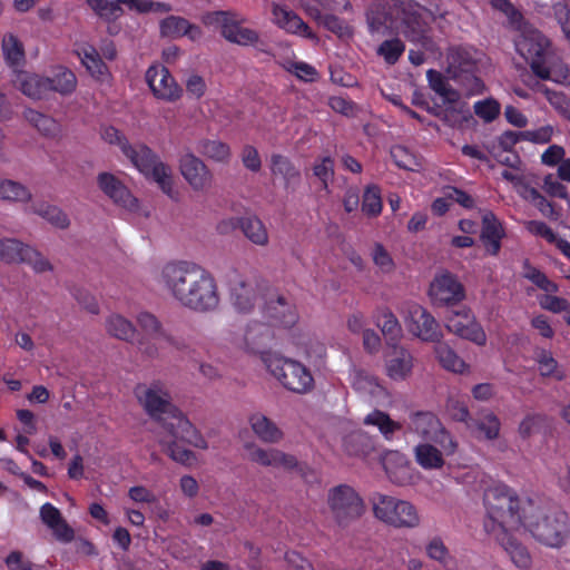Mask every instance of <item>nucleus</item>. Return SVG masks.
Here are the masks:
<instances>
[{"instance_id":"obj_48","label":"nucleus","mask_w":570,"mask_h":570,"mask_svg":"<svg viewBox=\"0 0 570 570\" xmlns=\"http://www.w3.org/2000/svg\"><path fill=\"white\" fill-rule=\"evenodd\" d=\"M438 425L436 417L431 413L417 412L412 415V429L423 438H428Z\"/></svg>"},{"instance_id":"obj_42","label":"nucleus","mask_w":570,"mask_h":570,"mask_svg":"<svg viewBox=\"0 0 570 570\" xmlns=\"http://www.w3.org/2000/svg\"><path fill=\"white\" fill-rule=\"evenodd\" d=\"M0 198L11 202L27 203L31 199V193L22 184L11 180H0Z\"/></svg>"},{"instance_id":"obj_38","label":"nucleus","mask_w":570,"mask_h":570,"mask_svg":"<svg viewBox=\"0 0 570 570\" xmlns=\"http://www.w3.org/2000/svg\"><path fill=\"white\" fill-rule=\"evenodd\" d=\"M416 462L424 469H440L444 464L441 451L428 443L415 448Z\"/></svg>"},{"instance_id":"obj_41","label":"nucleus","mask_w":570,"mask_h":570,"mask_svg":"<svg viewBox=\"0 0 570 570\" xmlns=\"http://www.w3.org/2000/svg\"><path fill=\"white\" fill-rule=\"evenodd\" d=\"M434 352L444 368L456 373L463 372L465 367L464 361L449 345L440 342L434 347Z\"/></svg>"},{"instance_id":"obj_51","label":"nucleus","mask_w":570,"mask_h":570,"mask_svg":"<svg viewBox=\"0 0 570 570\" xmlns=\"http://www.w3.org/2000/svg\"><path fill=\"white\" fill-rule=\"evenodd\" d=\"M371 256L373 263L377 268H380L382 273L390 274L395 269V264L392 256L382 244H374Z\"/></svg>"},{"instance_id":"obj_22","label":"nucleus","mask_w":570,"mask_h":570,"mask_svg":"<svg viewBox=\"0 0 570 570\" xmlns=\"http://www.w3.org/2000/svg\"><path fill=\"white\" fill-rule=\"evenodd\" d=\"M137 323L140 328L150 336L154 342L141 338L138 341L139 350L149 357L159 356L158 342L160 341L163 333L166 331L163 328L157 317L148 312H142L137 316Z\"/></svg>"},{"instance_id":"obj_35","label":"nucleus","mask_w":570,"mask_h":570,"mask_svg":"<svg viewBox=\"0 0 570 570\" xmlns=\"http://www.w3.org/2000/svg\"><path fill=\"white\" fill-rule=\"evenodd\" d=\"M446 105L448 106L444 109L433 111V114L448 125L452 127L462 126L464 122L473 118L468 105L462 102L460 99L456 104Z\"/></svg>"},{"instance_id":"obj_55","label":"nucleus","mask_w":570,"mask_h":570,"mask_svg":"<svg viewBox=\"0 0 570 570\" xmlns=\"http://www.w3.org/2000/svg\"><path fill=\"white\" fill-rule=\"evenodd\" d=\"M539 371L542 376H554L558 381L564 379V373L558 371V363L550 353L542 352L539 357Z\"/></svg>"},{"instance_id":"obj_58","label":"nucleus","mask_w":570,"mask_h":570,"mask_svg":"<svg viewBox=\"0 0 570 570\" xmlns=\"http://www.w3.org/2000/svg\"><path fill=\"white\" fill-rule=\"evenodd\" d=\"M404 51V45L400 39L386 40L379 48V53L384 57L389 63H395Z\"/></svg>"},{"instance_id":"obj_1","label":"nucleus","mask_w":570,"mask_h":570,"mask_svg":"<svg viewBox=\"0 0 570 570\" xmlns=\"http://www.w3.org/2000/svg\"><path fill=\"white\" fill-rule=\"evenodd\" d=\"M160 283L180 306L191 312L212 313L219 307L220 295L215 277L196 263H167L161 268Z\"/></svg>"},{"instance_id":"obj_20","label":"nucleus","mask_w":570,"mask_h":570,"mask_svg":"<svg viewBox=\"0 0 570 570\" xmlns=\"http://www.w3.org/2000/svg\"><path fill=\"white\" fill-rule=\"evenodd\" d=\"M430 26L417 11H404L402 19V35L404 38L424 49H433V41L429 35Z\"/></svg>"},{"instance_id":"obj_46","label":"nucleus","mask_w":570,"mask_h":570,"mask_svg":"<svg viewBox=\"0 0 570 570\" xmlns=\"http://www.w3.org/2000/svg\"><path fill=\"white\" fill-rule=\"evenodd\" d=\"M188 20L179 16H168L159 22V32L164 38L177 39L184 37Z\"/></svg>"},{"instance_id":"obj_13","label":"nucleus","mask_w":570,"mask_h":570,"mask_svg":"<svg viewBox=\"0 0 570 570\" xmlns=\"http://www.w3.org/2000/svg\"><path fill=\"white\" fill-rule=\"evenodd\" d=\"M0 259L6 263L29 264L36 273H43L52 269L50 262L38 250L16 238L0 239Z\"/></svg>"},{"instance_id":"obj_61","label":"nucleus","mask_w":570,"mask_h":570,"mask_svg":"<svg viewBox=\"0 0 570 570\" xmlns=\"http://www.w3.org/2000/svg\"><path fill=\"white\" fill-rule=\"evenodd\" d=\"M525 277L547 293H556L558 291L557 284L548 279V277L542 272L534 267L529 269V272L525 274Z\"/></svg>"},{"instance_id":"obj_11","label":"nucleus","mask_w":570,"mask_h":570,"mask_svg":"<svg viewBox=\"0 0 570 570\" xmlns=\"http://www.w3.org/2000/svg\"><path fill=\"white\" fill-rule=\"evenodd\" d=\"M330 509L336 523L341 527L360 518L364 512V504L353 488L341 484L328 492Z\"/></svg>"},{"instance_id":"obj_27","label":"nucleus","mask_w":570,"mask_h":570,"mask_svg":"<svg viewBox=\"0 0 570 570\" xmlns=\"http://www.w3.org/2000/svg\"><path fill=\"white\" fill-rule=\"evenodd\" d=\"M504 237V229L492 212H487L482 217V229L480 238L487 252L493 256L498 255L501 248V239Z\"/></svg>"},{"instance_id":"obj_63","label":"nucleus","mask_w":570,"mask_h":570,"mask_svg":"<svg viewBox=\"0 0 570 570\" xmlns=\"http://www.w3.org/2000/svg\"><path fill=\"white\" fill-rule=\"evenodd\" d=\"M443 195H445V198L460 204L464 208L474 207L473 198L469 194H466L464 190H461L456 187H452V186L444 187Z\"/></svg>"},{"instance_id":"obj_39","label":"nucleus","mask_w":570,"mask_h":570,"mask_svg":"<svg viewBox=\"0 0 570 570\" xmlns=\"http://www.w3.org/2000/svg\"><path fill=\"white\" fill-rule=\"evenodd\" d=\"M110 335L127 342H132L136 336V328L130 321L121 315H111L106 323Z\"/></svg>"},{"instance_id":"obj_43","label":"nucleus","mask_w":570,"mask_h":570,"mask_svg":"<svg viewBox=\"0 0 570 570\" xmlns=\"http://www.w3.org/2000/svg\"><path fill=\"white\" fill-rule=\"evenodd\" d=\"M431 88L443 98L444 104H456L461 98L460 94L450 87L438 71L428 72Z\"/></svg>"},{"instance_id":"obj_52","label":"nucleus","mask_w":570,"mask_h":570,"mask_svg":"<svg viewBox=\"0 0 570 570\" xmlns=\"http://www.w3.org/2000/svg\"><path fill=\"white\" fill-rule=\"evenodd\" d=\"M543 94L550 105L566 119H570V99L562 92L553 91L548 88Z\"/></svg>"},{"instance_id":"obj_5","label":"nucleus","mask_w":570,"mask_h":570,"mask_svg":"<svg viewBox=\"0 0 570 570\" xmlns=\"http://www.w3.org/2000/svg\"><path fill=\"white\" fill-rule=\"evenodd\" d=\"M524 525L535 540L550 548H561L570 533L564 512L534 503H529Z\"/></svg>"},{"instance_id":"obj_30","label":"nucleus","mask_w":570,"mask_h":570,"mask_svg":"<svg viewBox=\"0 0 570 570\" xmlns=\"http://www.w3.org/2000/svg\"><path fill=\"white\" fill-rule=\"evenodd\" d=\"M49 79L48 92H57L61 96L71 95L77 88V77L68 68L58 66L52 69Z\"/></svg>"},{"instance_id":"obj_24","label":"nucleus","mask_w":570,"mask_h":570,"mask_svg":"<svg viewBox=\"0 0 570 570\" xmlns=\"http://www.w3.org/2000/svg\"><path fill=\"white\" fill-rule=\"evenodd\" d=\"M40 519L52 531L58 541L68 543L73 540V529L63 519L60 510L52 503L46 502L40 507Z\"/></svg>"},{"instance_id":"obj_10","label":"nucleus","mask_w":570,"mask_h":570,"mask_svg":"<svg viewBox=\"0 0 570 570\" xmlns=\"http://www.w3.org/2000/svg\"><path fill=\"white\" fill-rule=\"evenodd\" d=\"M373 511L377 519L394 527H415L419 523L411 503L389 495L377 494L373 500Z\"/></svg>"},{"instance_id":"obj_25","label":"nucleus","mask_w":570,"mask_h":570,"mask_svg":"<svg viewBox=\"0 0 570 570\" xmlns=\"http://www.w3.org/2000/svg\"><path fill=\"white\" fill-rule=\"evenodd\" d=\"M519 530H501L493 533L500 546L509 554L511 561L519 568L525 569L531 564L528 548L519 540L515 533Z\"/></svg>"},{"instance_id":"obj_60","label":"nucleus","mask_w":570,"mask_h":570,"mask_svg":"<svg viewBox=\"0 0 570 570\" xmlns=\"http://www.w3.org/2000/svg\"><path fill=\"white\" fill-rule=\"evenodd\" d=\"M173 7L168 2L154 1V0H137V13L146 14L149 12L168 13Z\"/></svg>"},{"instance_id":"obj_45","label":"nucleus","mask_w":570,"mask_h":570,"mask_svg":"<svg viewBox=\"0 0 570 570\" xmlns=\"http://www.w3.org/2000/svg\"><path fill=\"white\" fill-rule=\"evenodd\" d=\"M197 150L215 161H226L229 158V146L219 140L205 139L199 141Z\"/></svg>"},{"instance_id":"obj_2","label":"nucleus","mask_w":570,"mask_h":570,"mask_svg":"<svg viewBox=\"0 0 570 570\" xmlns=\"http://www.w3.org/2000/svg\"><path fill=\"white\" fill-rule=\"evenodd\" d=\"M135 396L146 414L158 424L156 431H169L194 443L197 449L206 450L207 441L193 425L188 417L173 403L171 395L165 383L153 381L150 384H138Z\"/></svg>"},{"instance_id":"obj_54","label":"nucleus","mask_w":570,"mask_h":570,"mask_svg":"<svg viewBox=\"0 0 570 570\" xmlns=\"http://www.w3.org/2000/svg\"><path fill=\"white\" fill-rule=\"evenodd\" d=\"M381 331L385 336L387 344L395 343L402 336L401 325L392 313L384 314Z\"/></svg>"},{"instance_id":"obj_62","label":"nucleus","mask_w":570,"mask_h":570,"mask_svg":"<svg viewBox=\"0 0 570 570\" xmlns=\"http://www.w3.org/2000/svg\"><path fill=\"white\" fill-rule=\"evenodd\" d=\"M552 9L566 38L570 41V8L566 3L559 2L553 4Z\"/></svg>"},{"instance_id":"obj_17","label":"nucleus","mask_w":570,"mask_h":570,"mask_svg":"<svg viewBox=\"0 0 570 570\" xmlns=\"http://www.w3.org/2000/svg\"><path fill=\"white\" fill-rule=\"evenodd\" d=\"M409 331L424 342L440 343L443 334L436 320L423 307L415 306L410 312Z\"/></svg>"},{"instance_id":"obj_32","label":"nucleus","mask_w":570,"mask_h":570,"mask_svg":"<svg viewBox=\"0 0 570 570\" xmlns=\"http://www.w3.org/2000/svg\"><path fill=\"white\" fill-rule=\"evenodd\" d=\"M6 63L18 72L24 63L26 55L23 43L12 33L4 35L1 43Z\"/></svg>"},{"instance_id":"obj_50","label":"nucleus","mask_w":570,"mask_h":570,"mask_svg":"<svg viewBox=\"0 0 570 570\" xmlns=\"http://www.w3.org/2000/svg\"><path fill=\"white\" fill-rule=\"evenodd\" d=\"M391 156L395 165L402 169L414 171L420 167L416 157L403 146H394L391 149Z\"/></svg>"},{"instance_id":"obj_12","label":"nucleus","mask_w":570,"mask_h":570,"mask_svg":"<svg viewBox=\"0 0 570 570\" xmlns=\"http://www.w3.org/2000/svg\"><path fill=\"white\" fill-rule=\"evenodd\" d=\"M208 27L218 28L220 35L229 42L240 46L249 45V29L243 27L245 19L234 11H212L203 17Z\"/></svg>"},{"instance_id":"obj_4","label":"nucleus","mask_w":570,"mask_h":570,"mask_svg":"<svg viewBox=\"0 0 570 570\" xmlns=\"http://www.w3.org/2000/svg\"><path fill=\"white\" fill-rule=\"evenodd\" d=\"M485 507L489 532L498 533L501 530H519L525 523L531 500H521L515 491L505 487L490 489L485 493Z\"/></svg>"},{"instance_id":"obj_34","label":"nucleus","mask_w":570,"mask_h":570,"mask_svg":"<svg viewBox=\"0 0 570 570\" xmlns=\"http://www.w3.org/2000/svg\"><path fill=\"white\" fill-rule=\"evenodd\" d=\"M23 115L28 122L32 125L41 135L51 138L59 135L60 125L52 117L31 108L26 109Z\"/></svg>"},{"instance_id":"obj_15","label":"nucleus","mask_w":570,"mask_h":570,"mask_svg":"<svg viewBox=\"0 0 570 570\" xmlns=\"http://www.w3.org/2000/svg\"><path fill=\"white\" fill-rule=\"evenodd\" d=\"M146 82L153 95L160 100L176 101L183 95L170 71L163 65H151L146 71Z\"/></svg>"},{"instance_id":"obj_23","label":"nucleus","mask_w":570,"mask_h":570,"mask_svg":"<svg viewBox=\"0 0 570 570\" xmlns=\"http://www.w3.org/2000/svg\"><path fill=\"white\" fill-rule=\"evenodd\" d=\"M177 435H171L169 431H156V435L158 439V443L161 446V450L175 462H178L184 465H189L195 460V454L193 451L181 446L178 442L187 443L197 448L194 443L183 439Z\"/></svg>"},{"instance_id":"obj_6","label":"nucleus","mask_w":570,"mask_h":570,"mask_svg":"<svg viewBox=\"0 0 570 570\" xmlns=\"http://www.w3.org/2000/svg\"><path fill=\"white\" fill-rule=\"evenodd\" d=\"M229 303L236 315L242 316L240 322L233 321L229 326L228 341L237 348L247 353L249 343L247 335L249 333V286L246 276H242L237 271L228 275Z\"/></svg>"},{"instance_id":"obj_40","label":"nucleus","mask_w":570,"mask_h":570,"mask_svg":"<svg viewBox=\"0 0 570 570\" xmlns=\"http://www.w3.org/2000/svg\"><path fill=\"white\" fill-rule=\"evenodd\" d=\"M82 65L90 72V75L95 78H101L107 73V66L100 58L98 51L89 46L82 48L81 51L78 52Z\"/></svg>"},{"instance_id":"obj_18","label":"nucleus","mask_w":570,"mask_h":570,"mask_svg":"<svg viewBox=\"0 0 570 570\" xmlns=\"http://www.w3.org/2000/svg\"><path fill=\"white\" fill-rule=\"evenodd\" d=\"M429 294L438 304H453L464 298L463 286L449 272L435 276L430 285Z\"/></svg>"},{"instance_id":"obj_57","label":"nucleus","mask_w":570,"mask_h":570,"mask_svg":"<svg viewBox=\"0 0 570 570\" xmlns=\"http://www.w3.org/2000/svg\"><path fill=\"white\" fill-rule=\"evenodd\" d=\"M554 128L551 125L543 126L535 130L520 131L522 140L533 144H548L552 139Z\"/></svg>"},{"instance_id":"obj_28","label":"nucleus","mask_w":570,"mask_h":570,"mask_svg":"<svg viewBox=\"0 0 570 570\" xmlns=\"http://www.w3.org/2000/svg\"><path fill=\"white\" fill-rule=\"evenodd\" d=\"M252 460L264 466H282L287 471L299 468V462L296 456L277 449L265 450L257 448L252 452Z\"/></svg>"},{"instance_id":"obj_31","label":"nucleus","mask_w":570,"mask_h":570,"mask_svg":"<svg viewBox=\"0 0 570 570\" xmlns=\"http://www.w3.org/2000/svg\"><path fill=\"white\" fill-rule=\"evenodd\" d=\"M252 421V430L262 442L274 444L283 440V431L267 416L255 415Z\"/></svg>"},{"instance_id":"obj_26","label":"nucleus","mask_w":570,"mask_h":570,"mask_svg":"<svg viewBox=\"0 0 570 570\" xmlns=\"http://www.w3.org/2000/svg\"><path fill=\"white\" fill-rule=\"evenodd\" d=\"M16 87L27 97L40 100L49 96V79L37 73L18 71L13 80Z\"/></svg>"},{"instance_id":"obj_14","label":"nucleus","mask_w":570,"mask_h":570,"mask_svg":"<svg viewBox=\"0 0 570 570\" xmlns=\"http://www.w3.org/2000/svg\"><path fill=\"white\" fill-rule=\"evenodd\" d=\"M445 327L459 337L478 345H484L487 342L483 328L469 308L463 307L458 311H451L446 317Z\"/></svg>"},{"instance_id":"obj_47","label":"nucleus","mask_w":570,"mask_h":570,"mask_svg":"<svg viewBox=\"0 0 570 570\" xmlns=\"http://www.w3.org/2000/svg\"><path fill=\"white\" fill-rule=\"evenodd\" d=\"M500 421L494 413H487L471 425L488 440H495L500 432Z\"/></svg>"},{"instance_id":"obj_44","label":"nucleus","mask_w":570,"mask_h":570,"mask_svg":"<svg viewBox=\"0 0 570 570\" xmlns=\"http://www.w3.org/2000/svg\"><path fill=\"white\" fill-rule=\"evenodd\" d=\"M549 419L542 413H531L523 417L518 426V433L524 441L529 440L534 433L546 428Z\"/></svg>"},{"instance_id":"obj_29","label":"nucleus","mask_w":570,"mask_h":570,"mask_svg":"<svg viewBox=\"0 0 570 570\" xmlns=\"http://www.w3.org/2000/svg\"><path fill=\"white\" fill-rule=\"evenodd\" d=\"M271 173L273 177L282 178L286 189L291 188L301 177V173L294 163L281 154L271 156Z\"/></svg>"},{"instance_id":"obj_9","label":"nucleus","mask_w":570,"mask_h":570,"mask_svg":"<svg viewBox=\"0 0 570 570\" xmlns=\"http://www.w3.org/2000/svg\"><path fill=\"white\" fill-rule=\"evenodd\" d=\"M517 29L521 35L515 41L518 52L530 63L532 71L541 79L550 78V70L544 67L543 56L548 47V40L542 33L521 21Z\"/></svg>"},{"instance_id":"obj_59","label":"nucleus","mask_w":570,"mask_h":570,"mask_svg":"<svg viewBox=\"0 0 570 570\" xmlns=\"http://www.w3.org/2000/svg\"><path fill=\"white\" fill-rule=\"evenodd\" d=\"M474 111L480 118L490 122L499 116L500 105L494 99H487L475 104Z\"/></svg>"},{"instance_id":"obj_53","label":"nucleus","mask_w":570,"mask_h":570,"mask_svg":"<svg viewBox=\"0 0 570 570\" xmlns=\"http://www.w3.org/2000/svg\"><path fill=\"white\" fill-rule=\"evenodd\" d=\"M345 445L353 455H365L371 450L368 439L361 432L350 434L345 440Z\"/></svg>"},{"instance_id":"obj_21","label":"nucleus","mask_w":570,"mask_h":570,"mask_svg":"<svg viewBox=\"0 0 570 570\" xmlns=\"http://www.w3.org/2000/svg\"><path fill=\"white\" fill-rule=\"evenodd\" d=\"M180 173L195 190H204L212 185L213 175L207 166L194 156L186 154L180 159Z\"/></svg>"},{"instance_id":"obj_16","label":"nucleus","mask_w":570,"mask_h":570,"mask_svg":"<svg viewBox=\"0 0 570 570\" xmlns=\"http://www.w3.org/2000/svg\"><path fill=\"white\" fill-rule=\"evenodd\" d=\"M384 358L385 371L390 379L404 381L411 375L414 358L405 347L396 343H389Z\"/></svg>"},{"instance_id":"obj_37","label":"nucleus","mask_w":570,"mask_h":570,"mask_svg":"<svg viewBox=\"0 0 570 570\" xmlns=\"http://www.w3.org/2000/svg\"><path fill=\"white\" fill-rule=\"evenodd\" d=\"M364 424L376 426L386 439H390L394 432L402 428L401 423L393 421L387 413L379 410L367 414L364 417Z\"/></svg>"},{"instance_id":"obj_64","label":"nucleus","mask_w":570,"mask_h":570,"mask_svg":"<svg viewBox=\"0 0 570 570\" xmlns=\"http://www.w3.org/2000/svg\"><path fill=\"white\" fill-rule=\"evenodd\" d=\"M9 570H32L33 563L20 551H12L6 558Z\"/></svg>"},{"instance_id":"obj_49","label":"nucleus","mask_w":570,"mask_h":570,"mask_svg":"<svg viewBox=\"0 0 570 570\" xmlns=\"http://www.w3.org/2000/svg\"><path fill=\"white\" fill-rule=\"evenodd\" d=\"M362 210L368 216H376L382 210V199L377 186L366 187L363 194Z\"/></svg>"},{"instance_id":"obj_33","label":"nucleus","mask_w":570,"mask_h":570,"mask_svg":"<svg viewBox=\"0 0 570 570\" xmlns=\"http://www.w3.org/2000/svg\"><path fill=\"white\" fill-rule=\"evenodd\" d=\"M274 16L277 23L285 30L293 33H302L311 39L316 38L309 30V27L294 11L276 7L274 9Z\"/></svg>"},{"instance_id":"obj_36","label":"nucleus","mask_w":570,"mask_h":570,"mask_svg":"<svg viewBox=\"0 0 570 570\" xmlns=\"http://www.w3.org/2000/svg\"><path fill=\"white\" fill-rule=\"evenodd\" d=\"M30 210L58 228L65 229L70 224L68 216L55 205L47 203L33 204Z\"/></svg>"},{"instance_id":"obj_56","label":"nucleus","mask_w":570,"mask_h":570,"mask_svg":"<svg viewBox=\"0 0 570 570\" xmlns=\"http://www.w3.org/2000/svg\"><path fill=\"white\" fill-rule=\"evenodd\" d=\"M323 26L334 32L338 38L348 39L353 36V30L336 16L325 14Z\"/></svg>"},{"instance_id":"obj_3","label":"nucleus","mask_w":570,"mask_h":570,"mask_svg":"<svg viewBox=\"0 0 570 570\" xmlns=\"http://www.w3.org/2000/svg\"><path fill=\"white\" fill-rule=\"evenodd\" d=\"M102 138L109 144L119 145L122 154L142 175L155 180L164 194L177 200L178 193L174 189L169 166L160 161L148 146L144 144L130 145L126 137L112 126L104 129Z\"/></svg>"},{"instance_id":"obj_7","label":"nucleus","mask_w":570,"mask_h":570,"mask_svg":"<svg viewBox=\"0 0 570 570\" xmlns=\"http://www.w3.org/2000/svg\"><path fill=\"white\" fill-rule=\"evenodd\" d=\"M259 357L266 370L285 389L298 394H306L314 390L315 381L312 373L298 361L286 358L272 352H262Z\"/></svg>"},{"instance_id":"obj_8","label":"nucleus","mask_w":570,"mask_h":570,"mask_svg":"<svg viewBox=\"0 0 570 570\" xmlns=\"http://www.w3.org/2000/svg\"><path fill=\"white\" fill-rule=\"evenodd\" d=\"M256 304L258 320L256 325L267 323L269 326L292 327L297 321V314L283 295H279L267 282H256Z\"/></svg>"},{"instance_id":"obj_19","label":"nucleus","mask_w":570,"mask_h":570,"mask_svg":"<svg viewBox=\"0 0 570 570\" xmlns=\"http://www.w3.org/2000/svg\"><path fill=\"white\" fill-rule=\"evenodd\" d=\"M97 181L104 194L117 206L129 212H135L138 208V199L131 195L130 190L115 175L100 173Z\"/></svg>"}]
</instances>
